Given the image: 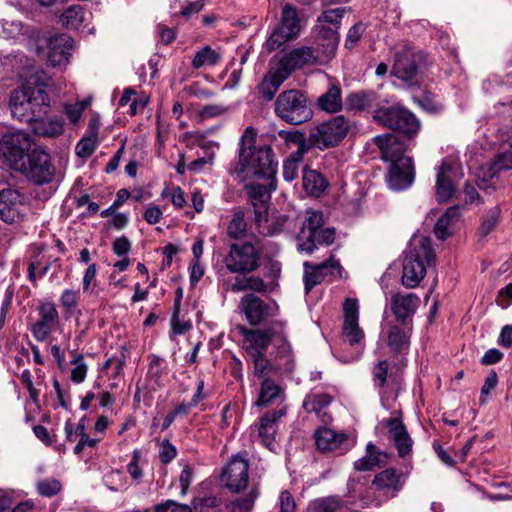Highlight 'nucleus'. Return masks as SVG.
I'll use <instances>...</instances> for the list:
<instances>
[{"label":"nucleus","instance_id":"62","mask_svg":"<svg viewBox=\"0 0 512 512\" xmlns=\"http://www.w3.org/2000/svg\"><path fill=\"white\" fill-rule=\"evenodd\" d=\"M78 301V293L71 289H66L63 291L60 302L61 304L68 310L72 311L76 308Z\"/></svg>","mask_w":512,"mask_h":512},{"label":"nucleus","instance_id":"11","mask_svg":"<svg viewBox=\"0 0 512 512\" xmlns=\"http://www.w3.org/2000/svg\"><path fill=\"white\" fill-rule=\"evenodd\" d=\"M348 130V121L344 116L339 115L312 128L308 143L319 149L333 147L346 136Z\"/></svg>","mask_w":512,"mask_h":512},{"label":"nucleus","instance_id":"41","mask_svg":"<svg viewBox=\"0 0 512 512\" xmlns=\"http://www.w3.org/2000/svg\"><path fill=\"white\" fill-rule=\"evenodd\" d=\"M376 95L371 91H358L346 98V104L351 110H365L373 106Z\"/></svg>","mask_w":512,"mask_h":512},{"label":"nucleus","instance_id":"63","mask_svg":"<svg viewBox=\"0 0 512 512\" xmlns=\"http://www.w3.org/2000/svg\"><path fill=\"white\" fill-rule=\"evenodd\" d=\"M279 506L280 512H295L296 504L289 491L285 490L281 492Z\"/></svg>","mask_w":512,"mask_h":512},{"label":"nucleus","instance_id":"44","mask_svg":"<svg viewBox=\"0 0 512 512\" xmlns=\"http://www.w3.org/2000/svg\"><path fill=\"white\" fill-rule=\"evenodd\" d=\"M227 233L234 239H239L246 233V222L244 219V213L240 210L233 213L232 220L230 221Z\"/></svg>","mask_w":512,"mask_h":512},{"label":"nucleus","instance_id":"42","mask_svg":"<svg viewBox=\"0 0 512 512\" xmlns=\"http://www.w3.org/2000/svg\"><path fill=\"white\" fill-rule=\"evenodd\" d=\"M85 19V11L81 5H72L64 10L61 23L67 29H79Z\"/></svg>","mask_w":512,"mask_h":512},{"label":"nucleus","instance_id":"25","mask_svg":"<svg viewBox=\"0 0 512 512\" xmlns=\"http://www.w3.org/2000/svg\"><path fill=\"white\" fill-rule=\"evenodd\" d=\"M374 142L380 149L381 159L390 164L402 158H411L405 155V143L394 134L378 135L374 138Z\"/></svg>","mask_w":512,"mask_h":512},{"label":"nucleus","instance_id":"58","mask_svg":"<svg viewBox=\"0 0 512 512\" xmlns=\"http://www.w3.org/2000/svg\"><path fill=\"white\" fill-rule=\"evenodd\" d=\"M278 135L286 143H292L301 146L306 143L305 135L297 130H280Z\"/></svg>","mask_w":512,"mask_h":512},{"label":"nucleus","instance_id":"1","mask_svg":"<svg viewBox=\"0 0 512 512\" xmlns=\"http://www.w3.org/2000/svg\"><path fill=\"white\" fill-rule=\"evenodd\" d=\"M256 132L252 127H247L241 137L239 159L234 168V173L241 180L251 177L274 180L277 173V162L269 145L253 146Z\"/></svg>","mask_w":512,"mask_h":512},{"label":"nucleus","instance_id":"30","mask_svg":"<svg viewBox=\"0 0 512 512\" xmlns=\"http://www.w3.org/2000/svg\"><path fill=\"white\" fill-rule=\"evenodd\" d=\"M286 414L284 408L279 410H272L267 412L259 422L258 437L261 443L270 448L274 442V437L277 431L278 420Z\"/></svg>","mask_w":512,"mask_h":512},{"label":"nucleus","instance_id":"9","mask_svg":"<svg viewBox=\"0 0 512 512\" xmlns=\"http://www.w3.org/2000/svg\"><path fill=\"white\" fill-rule=\"evenodd\" d=\"M224 264L231 273L246 275L254 272L260 266V253L249 243L231 244L229 252L224 257Z\"/></svg>","mask_w":512,"mask_h":512},{"label":"nucleus","instance_id":"52","mask_svg":"<svg viewBox=\"0 0 512 512\" xmlns=\"http://www.w3.org/2000/svg\"><path fill=\"white\" fill-rule=\"evenodd\" d=\"M508 169H512V152L499 154L491 165L489 171L491 176H494L499 171Z\"/></svg>","mask_w":512,"mask_h":512},{"label":"nucleus","instance_id":"36","mask_svg":"<svg viewBox=\"0 0 512 512\" xmlns=\"http://www.w3.org/2000/svg\"><path fill=\"white\" fill-rule=\"evenodd\" d=\"M461 217L460 207H449L445 213L438 219L434 226V233L439 240H445L450 235V228L458 222Z\"/></svg>","mask_w":512,"mask_h":512},{"label":"nucleus","instance_id":"17","mask_svg":"<svg viewBox=\"0 0 512 512\" xmlns=\"http://www.w3.org/2000/svg\"><path fill=\"white\" fill-rule=\"evenodd\" d=\"M319 60L318 50L310 46H301L285 54L277 66L289 77L294 71L306 65H313Z\"/></svg>","mask_w":512,"mask_h":512},{"label":"nucleus","instance_id":"47","mask_svg":"<svg viewBox=\"0 0 512 512\" xmlns=\"http://www.w3.org/2000/svg\"><path fill=\"white\" fill-rule=\"evenodd\" d=\"M259 495L257 488H253L244 498L236 499L232 502V512H248L252 509L256 498Z\"/></svg>","mask_w":512,"mask_h":512},{"label":"nucleus","instance_id":"34","mask_svg":"<svg viewBox=\"0 0 512 512\" xmlns=\"http://www.w3.org/2000/svg\"><path fill=\"white\" fill-rule=\"evenodd\" d=\"M332 402V397L327 393H310L303 401V408L308 413H315L323 422H328L331 417L325 409Z\"/></svg>","mask_w":512,"mask_h":512},{"label":"nucleus","instance_id":"49","mask_svg":"<svg viewBox=\"0 0 512 512\" xmlns=\"http://www.w3.org/2000/svg\"><path fill=\"white\" fill-rule=\"evenodd\" d=\"M71 364L74 366L71 371V380L77 384L82 383L85 380L88 371V367L84 362L83 356L78 355L71 361Z\"/></svg>","mask_w":512,"mask_h":512},{"label":"nucleus","instance_id":"29","mask_svg":"<svg viewBox=\"0 0 512 512\" xmlns=\"http://www.w3.org/2000/svg\"><path fill=\"white\" fill-rule=\"evenodd\" d=\"M100 121L97 117L91 118L88 123L85 135L78 141L75 152L81 158L90 157L98 147Z\"/></svg>","mask_w":512,"mask_h":512},{"label":"nucleus","instance_id":"32","mask_svg":"<svg viewBox=\"0 0 512 512\" xmlns=\"http://www.w3.org/2000/svg\"><path fill=\"white\" fill-rule=\"evenodd\" d=\"M401 472L388 468L376 474L372 484L380 491L395 496L402 489Z\"/></svg>","mask_w":512,"mask_h":512},{"label":"nucleus","instance_id":"60","mask_svg":"<svg viewBox=\"0 0 512 512\" xmlns=\"http://www.w3.org/2000/svg\"><path fill=\"white\" fill-rule=\"evenodd\" d=\"M112 250L119 257L126 256L131 250V242L125 236L118 237L113 241Z\"/></svg>","mask_w":512,"mask_h":512},{"label":"nucleus","instance_id":"61","mask_svg":"<svg viewBox=\"0 0 512 512\" xmlns=\"http://www.w3.org/2000/svg\"><path fill=\"white\" fill-rule=\"evenodd\" d=\"M85 110V105L80 104H66L64 107V113L70 120L72 124L78 123L80 120L83 111Z\"/></svg>","mask_w":512,"mask_h":512},{"label":"nucleus","instance_id":"12","mask_svg":"<svg viewBox=\"0 0 512 512\" xmlns=\"http://www.w3.org/2000/svg\"><path fill=\"white\" fill-rule=\"evenodd\" d=\"M27 179L37 185L51 183L55 177L56 168L51 162L50 155L41 148H33L18 170Z\"/></svg>","mask_w":512,"mask_h":512},{"label":"nucleus","instance_id":"10","mask_svg":"<svg viewBox=\"0 0 512 512\" xmlns=\"http://www.w3.org/2000/svg\"><path fill=\"white\" fill-rule=\"evenodd\" d=\"M286 322L282 320L271 321L262 328L249 329L240 327L244 337V347L249 355L266 354V351L276 336L282 334Z\"/></svg>","mask_w":512,"mask_h":512},{"label":"nucleus","instance_id":"7","mask_svg":"<svg viewBox=\"0 0 512 512\" xmlns=\"http://www.w3.org/2000/svg\"><path fill=\"white\" fill-rule=\"evenodd\" d=\"M32 149L30 135L22 131L4 134L0 139V157L16 171L23 167V163Z\"/></svg>","mask_w":512,"mask_h":512},{"label":"nucleus","instance_id":"57","mask_svg":"<svg viewBox=\"0 0 512 512\" xmlns=\"http://www.w3.org/2000/svg\"><path fill=\"white\" fill-rule=\"evenodd\" d=\"M364 31H365V25L363 23L359 22V23H356L355 25H353L347 33V39H346L345 46L349 49H352L357 44V42L360 40Z\"/></svg>","mask_w":512,"mask_h":512},{"label":"nucleus","instance_id":"45","mask_svg":"<svg viewBox=\"0 0 512 512\" xmlns=\"http://www.w3.org/2000/svg\"><path fill=\"white\" fill-rule=\"evenodd\" d=\"M341 505L342 501L336 496L319 498L312 503L315 512H337Z\"/></svg>","mask_w":512,"mask_h":512},{"label":"nucleus","instance_id":"16","mask_svg":"<svg viewBox=\"0 0 512 512\" xmlns=\"http://www.w3.org/2000/svg\"><path fill=\"white\" fill-rule=\"evenodd\" d=\"M415 166L412 158H402L391 163L386 182L393 191H403L409 188L415 180Z\"/></svg>","mask_w":512,"mask_h":512},{"label":"nucleus","instance_id":"6","mask_svg":"<svg viewBox=\"0 0 512 512\" xmlns=\"http://www.w3.org/2000/svg\"><path fill=\"white\" fill-rule=\"evenodd\" d=\"M300 20L297 9L286 4L282 8L281 18L268 36L264 46L268 52L281 48L285 43L295 40L300 34Z\"/></svg>","mask_w":512,"mask_h":512},{"label":"nucleus","instance_id":"56","mask_svg":"<svg viewBox=\"0 0 512 512\" xmlns=\"http://www.w3.org/2000/svg\"><path fill=\"white\" fill-rule=\"evenodd\" d=\"M498 383V376L497 373L494 370H490L487 374L484 384L481 388V395H480V403L484 404L486 402V397L489 395V393L495 389Z\"/></svg>","mask_w":512,"mask_h":512},{"label":"nucleus","instance_id":"13","mask_svg":"<svg viewBox=\"0 0 512 512\" xmlns=\"http://www.w3.org/2000/svg\"><path fill=\"white\" fill-rule=\"evenodd\" d=\"M40 41L47 48V62L53 67H63L69 63L74 40L67 34L57 33L43 36Z\"/></svg>","mask_w":512,"mask_h":512},{"label":"nucleus","instance_id":"40","mask_svg":"<svg viewBox=\"0 0 512 512\" xmlns=\"http://www.w3.org/2000/svg\"><path fill=\"white\" fill-rule=\"evenodd\" d=\"M221 60V54L219 51L213 49L209 45H205L198 50L192 60V66L195 69L202 67H211L217 65Z\"/></svg>","mask_w":512,"mask_h":512},{"label":"nucleus","instance_id":"5","mask_svg":"<svg viewBox=\"0 0 512 512\" xmlns=\"http://www.w3.org/2000/svg\"><path fill=\"white\" fill-rule=\"evenodd\" d=\"M274 112L278 118L291 125L305 123L313 116L307 96L296 89L283 91L277 96Z\"/></svg>","mask_w":512,"mask_h":512},{"label":"nucleus","instance_id":"51","mask_svg":"<svg viewBox=\"0 0 512 512\" xmlns=\"http://www.w3.org/2000/svg\"><path fill=\"white\" fill-rule=\"evenodd\" d=\"M37 490L44 497H52L61 490V483L56 479H44L37 483Z\"/></svg>","mask_w":512,"mask_h":512},{"label":"nucleus","instance_id":"48","mask_svg":"<svg viewBox=\"0 0 512 512\" xmlns=\"http://www.w3.org/2000/svg\"><path fill=\"white\" fill-rule=\"evenodd\" d=\"M254 363V374L259 378L266 377L272 370V364L266 358L265 354L249 355Z\"/></svg>","mask_w":512,"mask_h":512},{"label":"nucleus","instance_id":"20","mask_svg":"<svg viewBox=\"0 0 512 512\" xmlns=\"http://www.w3.org/2000/svg\"><path fill=\"white\" fill-rule=\"evenodd\" d=\"M342 267L340 262L333 257L318 265L304 263V284L306 293H309L312 288L320 284L327 276H333L337 273L341 276Z\"/></svg>","mask_w":512,"mask_h":512},{"label":"nucleus","instance_id":"54","mask_svg":"<svg viewBox=\"0 0 512 512\" xmlns=\"http://www.w3.org/2000/svg\"><path fill=\"white\" fill-rule=\"evenodd\" d=\"M346 12L345 8H335L324 11L321 16H319V22H327L333 24L336 28L341 22L344 14Z\"/></svg>","mask_w":512,"mask_h":512},{"label":"nucleus","instance_id":"38","mask_svg":"<svg viewBox=\"0 0 512 512\" xmlns=\"http://www.w3.org/2000/svg\"><path fill=\"white\" fill-rule=\"evenodd\" d=\"M303 187L305 191L311 195L318 197L320 196L326 186L327 182L324 177L317 171L311 169L303 170Z\"/></svg>","mask_w":512,"mask_h":512},{"label":"nucleus","instance_id":"39","mask_svg":"<svg viewBox=\"0 0 512 512\" xmlns=\"http://www.w3.org/2000/svg\"><path fill=\"white\" fill-rule=\"evenodd\" d=\"M275 341H277V356L280 362L278 365L283 367L285 370L290 371L293 368V355L292 348L290 343L288 342L286 335V328L283 329L282 334L276 336Z\"/></svg>","mask_w":512,"mask_h":512},{"label":"nucleus","instance_id":"53","mask_svg":"<svg viewBox=\"0 0 512 512\" xmlns=\"http://www.w3.org/2000/svg\"><path fill=\"white\" fill-rule=\"evenodd\" d=\"M418 104L428 112H437L441 110L442 105L438 101L437 97L429 92L423 93L419 98H417Z\"/></svg>","mask_w":512,"mask_h":512},{"label":"nucleus","instance_id":"3","mask_svg":"<svg viewBox=\"0 0 512 512\" xmlns=\"http://www.w3.org/2000/svg\"><path fill=\"white\" fill-rule=\"evenodd\" d=\"M50 107V97L40 86L25 85L10 96L9 109L13 118L29 123L36 116L45 115Z\"/></svg>","mask_w":512,"mask_h":512},{"label":"nucleus","instance_id":"59","mask_svg":"<svg viewBox=\"0 0 512 512\" xmlns=\"http://www.w3.org/2000/svg\"><path fill=\"white\" fill-rule=\"evenodd\" d=\"M176 448L170 443L169 440H163L160 445L159 458L164 464L169 463L176 457Z\"/></svg>","mask_w":512,"mask_h":512},{"label":"nucleus","instance_id":"14","mask_svg":"<svg viewBox=\"0 0 512 512\" xmlns=\"http://www.w3.org/2000/svg\"><path fill=\"white\" fill-rule=\"evenodd\" d=\"M239 309L253 326L259 325L268 318L276 317L279 310L275 303H266L254 294L244 295L240 300Z\"/></svg>","mask_w":512,"mask_h":512},{"label":"nucleus","instance_id":"24","mask_svg":"<svg viewBox=\"0 0 512 512\" xmlns=\"http://www.w3.org/2000/svg\"><path fill=\"white\" fill-rule=\"evenodd\" d=\"M39 320L31 327L34 338L39 341H45L51 334L53 328L58 324L59 315L53 303H43L39 307Z\"/></svg>","mask_w":512,"mask_h":512},{"label":"nucleus","instance_id":"8","mask_svg":"<svg viewBox=\"0 0 512 512\" xmlns=\"http://www.w3.org/2000/svg\"><path fill=\"white\" fill-rule=\"evenodd\" d=\"M373 119L379 124L399 131L409 138L415 136L420 129V122L416 116L401 106L377 109L373 113Z\"/></svg>","mask_w":512,"mask_h":512},{"label":"nucleus","instance_id":"19","mask_svg":"<svg viewBox=\"0 0 512 512\" xmlns=\"http://www.w3.org/2000/svg\"><path fill=\"white\" fill-rule=\"evenodd\" d=\"M382 424L388 428L389 439L393 442L398 455L407 456L412 451L413 440L401 419V413L395 412V416L382 420Z\"/></svg>","mask_w":512,"mask_h":512},{"label":"nucleus","instance_id":"23","mask_svg":"<svg viewBox=\"0 0 512 512\" xmlns=\"http://www.w3.org/2000/svg\"><path fill=\"white\" fill-rule=\"evenodd\" d=\"M344 324L343 335L351 345L358 343L364 337V332L359 327V304L357 299L348 298L343 304Z\"/></svg>","mask_w":512,"mask_h":512},{"label":"nucleus","instance_id":"46","mask_svg":"<svg viewBox=\"0 0 512 512\" xmlns=\"http://www.w3.org/2000/svg\"><path fill=\"white\" fill-rule=\"evenodd\" d=\"M501 210L498 206L489 210L488 215L483 219L479 231L482 236H487L497 226Z\"/></svg>","mask_w":512,"mask_h":512},{"label":"nucleus","instance_id":"31","mask_svg":"<svg viewBox=\"0 0 512 512\" xmlns=\"http://www.w3.org/2000/svg\"><path fill=\"white\" fill-rule=\"evenodd\" d=\"M288 77L284 72L276 65L271 68L262 79L261 83L257 86L259 95L266 101H271L280 86Z\"/></svg>","mask_w":512,"mask_h":512},{"label":"nucleus","instance_id":"2","mask_svg":"<svg viewBox=\"0 0 512 512\" xmlns=\"http://www.w3.org/2000/svg\"><path fill=\"white\" fill-rule=\"evenodd\" d=\"M300 230L297 233V250L311 255L318 245H331L336 238V231L332 227H323L322 212L307 209L297 216Z\"/></svg>","mask_w":512,"mask_h":512},{"label":"nucleus","instance_id":"27","mask_svg":"<svg viewBox=\"0 0 512 512\" xmlns=\"http://www.w3.org/2000/svg\"><path fill=\"white\" fill-rule=\"evenodd\" d=\"M315 443L318 450L326 451H337L340 453L346 451L343 445L347 444V436L344 433H337L336 431L321 427L314 433Z\"/></svg>","mask_w":512,"mask_h":512},{"label":"nucleus","instance_id":"43","mask_svg":"<svg viewBox=\"0 0 512 512\" xmlns=\"http://www.w3.org/2000/svg\"><path fill=\"white\" fill-rule=\"evenodd\" d=\"M281 393V388L275 384L274 381L270 379H264L261 385L259 398L257 400V405H269L271 404L277 397H279Z\"/></svg>","mask_w":512,"mask_h":512},{"label":"nucleus","instance_id":"33","mask_svg":"<svg viewBox=\"0 0 512 512\" xmlns=\"http://www.w3.org/2000/svg\"><path fill=\"white\" fill-rule=\"evenodd\" d=\"M412 325L400 326L393 324L387 332V345L395 354L407 350L410 344Z\"/></svg>","mask_w":512,"mask_h":512},{"label":"nucleus","instance_id":"15","mask_svg":"<svg viewBox=\"0 0 512 512\" xmlns=\"http://www.w3.org/2000/svg\"><path fill=\"white\" fill-rule=\"evenodd\" d=\"M421 61L422 54L420 52L405 46L395 53L392 74L404 81L413 80L418 74Z\"/></svg>","mask_w":512,"mask_h":512},{"label":"nucleus","instance_id":"37","mask_svg":"<svg viewBox=\"0 0 512 512\" xmlns=\"http://www.w3.org/2000/svg\"><path fill=\"white\" fill-rule=\"evenodd\" d=\"M319 109L336 113L342 108L341 88L337 84H331L329 89L322 94L317 100Z\"/></svg>","mask_w":512,"mask_h":512},{"label":"nucleus","instance_id":"50","mask_svg":"<svg viewBox=\"0 0 512 512\" xmlns=\"http://www.w3.org/2000/svg\"><path fill=\"white\" fill-rule=\"evenodd\" d=\"M389 363L386 360L379 361L373 368L374 386L383 389L387 382Z\"/></svg>","mask_w":512,"mask_h":512},{"label":"nucleus","instance_id":"64","mask_svg":"<svg viewBox=\"0 0 512 512\" xmlns=\"http://www.w3.org/2000/svg\"><path fill=\"white\" fill-rule=\"evenodd\" d=\"M497 342L503 348L512 347V325L502 327Z\"/></svg>","mask_w":512,"mask_h":512},{"label":"nucleus","instance_id":"28","mask_svg":"<svg viewBox=\"0 0 512 512\" xmlns=\"http://www.w3.org/2000/svg\"><path fill=\"white\" fill-rule=\"evenodd\" d=\"M452 165L443 161L436 175L435 195L438 202L443 203L451 199L456 191L452 180Z\"/></svg>","mask_w":512,"mask_h":512},{"label":"nucleus","instance_id":"21","mask_svg":"<svg viewBox=\"0 0 512 512\" xmlns=\"http://www.w3.org/2000/svg\"><path fill=\"white\" fill-rule=\"evenodd\" d=\"M420 305V298L414 293H395L390 308L402 326L412 325V317Z\"/></svg>","mask_w":512,"mask_h":512},{"label":"nucleus","instance_id":"35","mask_svg":"<svg viewBox=\"0 0 512 512\" xmlns=\"http://www.w3.org/2000/svg\"><path fill=\"white\" fill-rule=\"evenodd\" d=\"M367 455L358 459L354 463V468L357 471H369L376 466L385 464L389 455L381 452L373 443H368L366 447Z\"/></svg>","mask_w":512,"mask_h":512},{"label":"nucleus","instance_id":"22","mask_svg":"<svg viewBox=\"0 0 512 512\" xmlns=\"http://www.w3.org/2000/svg\"><path fill=\"white\" fill-rule=\"evenodd\" d=\"M23 196L11 188L0 191V219L5 223L18 222L23 217Z\"/></svg>","mask_w":512,"mask_h":512},{"label":"nucleus","instance_id":"18","mask_svg":"<svg viewBox=\"0 0 512 512\" xmlns=\"http://www.w3.org/2000/svg\"><path fill=\"white\" fill-rule=\"evenodd\" d=\"M248 469L247 459L240 455L234 456L222 473V482L231 491L239 492L245 489L248 484Z\"/></svg>","mask_w":512,"mask_h":512},{"label":"nucleus","instance_id":"26","mask_svg":"<svg viewBox=\"0 0 512 512\" xmlns=\"http://www.w3.org/2000/svg\"><path fill=\"white\" fill-rule=\"evenodd\" d=\"M31 131L41 137L56 138L64 132V120L57 115L36 116L35 120L29 123Z\"/></svg>","mask_w":512,"mask_h":512},{"label":"nucleus","instance_id":"4","mask_svg":"<svg viewBox=\"0 0 512 512\" xmlns=\"http://www.w3.org/2000/svg\"><path fill=\"white\" fill-rule=\"evenodd\" d=\"M435 260V253L431 240L421 237L418 243L404 252L402 263L401 282L406 288L417 287L426 275V264L431 265Z\"/></svg>","mask_w":512,"mask_h":512},{"label":"nucleus","instance_id":"55","mask_svg":"<svg viewBox=\"0 0 512 512\" xmlns=\"http://www.w3.org/2000/svg\"><path fill=\"white\" fill-rule=\"evenodd\" d=\"M155 512H192V508L187 504L166 500L164 503L155 506Z\"/></svg>","mask_w":512,"mask_h":512}]
</instances>
